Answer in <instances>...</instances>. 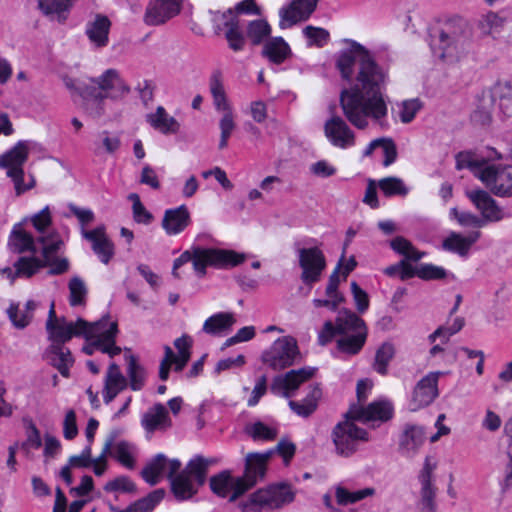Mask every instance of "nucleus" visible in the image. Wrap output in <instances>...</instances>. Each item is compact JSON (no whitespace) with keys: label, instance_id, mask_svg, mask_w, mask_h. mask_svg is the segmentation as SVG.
Listing matches in <instances>:
<instances>
[{"label":"nucleus","instance_id":"obj_36","mask_svg":"<svg viewBox=\"0 0 512 512\" xmlns=\"http://www.w3.org/2000/svg\"><path fill=\"white\" fill-rule=\"evenodd\" d=\"M321 397L322 390L320 386L314 385L302 401L290 400L288 405L298 416L308 418L316 411Z\"/></svg>","mask_w":512,"mask_h":512},{"label":"nucleus","instance_id":"obj_2","mask_svg":"<svg viewBox=\"0 0 512 512\" xmlns=\"http://www.w3.org/2000/svg\"><path fill=\"white\" fill-rule=\"evenodd\" d=\"M273 451L264 453H248L245 457L244 474L234 478L229 470H223L209 479L211 491L221 498L229 496V501L234 502L246 491L263 480L266 474L267 462L272 457Z\"/></svg>","mask_w":512,"mask_h":512},{"label":"nucleus","instance_id":"obj_16","mask_svg":"<svg viewBox=\"0 0 512 512\" xmlns=\"http://www.w3.org/2000/svg\"><path fill=\"white\" fill-rule=\"evenodd\" d=\"M181 468L178 459H168L164 454L155 455L141 471V476L149 485L154 486L166 476L168 479Z\"/></svg>","mask_w":512,"mask_h":512},{"label":"nucleus","instance_id":"obj_32","mask_svg":"<svg viewBox=\"0 0 512 512\" xmlns=\"http://www.w3.org/2000/svg\"><path fill=\"white\" fill-rule=\"evenodd\" d=\"M142 427L149 433L156 430H166L172 426L169 412L161 403H156L150 407L142 416Z\"/></svg>","mask_w":512,"mask_h":512},{"label":"nucleus","instance_id":"obj_64","mask_svg":"<svg viewBox=\"0 0 512 512\" xmlns=\"http://www.w3.org/2000/svg\"><path fill=\"white\" fill-rule=\"evenodd\" d=\"M351 292L359 313H364L369 308L368 294L355 282L351 283Z\"/></svg>","mask_w":512,"mask_h":512},{"label":"nucleus","instance_id":"obj_50","mask_svg":"<svg viewBox=\"0 0 512 512\" xmlns=\"http://www.w3.org/2000/svg\"><path fill=\"white\" fill-rule=\"evenodd\" d=\"M271 34V26L264 19L250 21L247 26V37L253 45L261 44Z\"/></svg>","mask_w":512,"mask_h":512},{"label":"nucleus","instance_id":"obj_61","mask_svg":"<svg viewBox=\"0 0 512 512\" xmlns=\"http://www.w3.org/2000/svg\"><path fill=\"white\" fill-rule=\"evenodd\" d=\"M115 457L125 467L132 469L135 461L132 455V446L126 441H120L115 446Z\"/></svg>","mask_w":512,"mask_h":512},{"label":"nucleus","instance_id":"obj_55","mask_svg":"<svg viewBox=\"0 0 512 512\" xmlns=\"http://www.w3.org/2000/svg\"><path fill=\"white\" fill-rule=\"evenodd\" d=\"M181 256H246L244 253H237L233 250H226L216 247L193 246L190 250H186Z\"/></svg>","mask_w":512,"mask_h":512},{"label":"nucleus","instance_id":"obj_14","mask_svg":"<svg viewBox=\"0 0 512 512\" xmlns=\"http://www.w3.org/2000/svg\"><path fill=\"white\" fill-rule=\"evenodd\" d=\"M421 258H402V260L387 267L384 272L391 277H399L401 280H407L415 276L423 280H437L446 276V270L442 267L432 264H420Z\"/></svg>","mask_w":512,"mask_h":512},{"label":"nucleus","instance_id":"obj_37","mask_svg":"<svg viewBox=\"0 0 512 512\" xmlns=\"http://www.w3.org/2000/svg\"><path fill=\"white\" fill-rule=\"evenodd\" d=\"M164 496V489H156L150 492L146 497L133 502L125 509H120L112 504H109V509L111 512H152L163 500Z\"/></svg>","mask_w":512,"mask_h":512},{"label":"nucleus","instance_id":"obj_25","mask_svg":"<svg viewBox=\"0 0 512 512\" xmlns=\"http://www.w3.org/2000/svg\"><path fill=\"white\" fill-rule=\"evenodd\" d=\"M467 196L480 211V218L485 219V225L488 222H498L504 218L503 210L487 191L473 190L467 192Z\"/></svg>","mask_w":512,"mask_h":512},{"label":"nucleus","instance_id":"obj_17","mask_svg":"<svg viewBox=\"0 0 512 512\" xmlns=\"http://www.w3.org/2000/svg\"><path fill=\"white\" fill-rule=\"evenodd\" d=\"M319 0H292L279 10V27L281 29L307 21L316 10Z\"/></svg>","mask_w":512,"mask_h":512},{"label":"nucleus","instance_id":"obj_52","mask_svg":"<svg viewBox=\"0 0 512 512\" xmlns=\"http://www.w3.org/2000/svg\"><path fill=\"white\" fill-rule=\"evenodd\" d=\"M302 33L307 39L308 47L316 46L322 48L328 43L330 39V33L328 30L312 25L306 26L302 30Z\"/></svg>","mask_w":512,"mask_h":512},{"label":"nucleus","instance_id":"obj_8","mask_svg":"<svg viewBox=\"0 0 512 512\" xmlns=\"http://www.w3.org/2000/svg\"><path fill=\"white\" fill-rule=\"evenodd\" d=\"M467 167L498 197H512V165L469 160Z\"/></svg>","mask_w":512,"mask_h":512},{"label":"nucleus","instance_id":"obj_27","mask_svg":"<svg viewBox=\"0 0 512 512\" xmlns=\"http://www.w3.org/2000/svg\"><path fill=\"white\" fill-rule=\"evenodd\" d=\"M66 237L60 232L51 229L40 235H36V256H58L65 253Z\"/></svg>","mask_w":512,"mask_h":512},{"label":"nucleus","instance_id":"obj_4","mask_svg":"<svg viewBox=\"0 0 512 512\" xmlns=\"http://www.w3.org/2000/svg\"><path fill=\"white\" fill-rule=\"evenodd\" d=\"M472 28L469 23L455 17L439 25L431 35V44L442 59L458 60L472 46Z\"/></svg>","mask_w":512,"mask_h":512},{"label":"nucleus","instance_id":"obj_11","mask_svg":"<svg viewBox=\"0 0 512 512\" xmlns=\"http://www.w3.org/2000/svg\"><path fill=\"white\" fill-rule=\"evenodd\" d=\"M50 266L49 275H60L69 269L67 258H19L14 264V269L5 267L0 269V274L14 282L18 277H31L40 268Z\"/></svg>","mask_w":512,"mask_h":512},{"label":"nucleus","instance_id":"obj_26","mask_svg":"<svg viewBox=\"0 0 512 512\" xmlns=\"http://www.w3.org/2000/svg\"><path fill=\"white\" fill-rule=\"evenodd\" d=\"M7 246L11 253H30L32 256H36V236L25 230L23 222L13 225Z\"/></svg>","mask_w":512,"mask_h":512},{"label":"nucleus","instance_id":"obj_22","mask_svg":"<svg viewBox=\"0 0 512 512\" xmlns=\"http://www.w3.org/2000/svg\"><path fill=\"white\" fill-rule=\"evenodd\" d=\"M314 372L315 368L307 367L291 370L284 376H277L271 384V391L274 394L289 398L291 397V392L298 389L304 381L310 379Z\"/></svg>","mask_w":512,"mask_h":512},{"label":"nucleus","instance_id":"obj_47","mask_svg":"<svg viewBox=\"0 0 512 512\" xmlns=\"http://www.w3.org/2000/svg\"><path fill=\"white\" fill-rule=\"evenodd\" d=\"M494 102L489 92L483 93L479 99L478 106L472 114V119L480 125H488L492 120Z\"/></svg>","mask_w":512,"mask_h":512},{"label":"nucleus","instance_id":"obj_12","mask_svg":"<svg viewBox=\"0 0 512 512\" xmlns=\"http://www.w3.org/2000/svg\"><path fill=\"white\" fill-rule=\"evenodd\" d=\"M346 420L339 422L332 430V440L335 451L339 456L349 457L353 455L361 441H367L366 430L359 428L352 419L346 416Z\"/></svg>","mask_w":512,"mask_h":512},{"label":"nucleus","instance_id":"obj_44","mask_svg":"<svg viewBox=\"0 0 512 512\" xmlns=\"http://www.w3.org/2000/svg\"><path fill=\"white\" fill-rule=\"evenodd\" d=\"M36 307L37 303L29 300L26 302L24 310H19L17 305L12 304L8 308L7 313L13 325L18 329H23L31 322Z\"/></svg>","mask_w":512,"mask_h":512},{"label":"nucleus","instance_id":"obj_13","mask_svg":"<svg viewBox=\"0 0 512 512\" xmlns=\"http://www.w3.org/2000/svg\"><path fill=\"white\" fill-rule=\"evenodd\" d=\"M300 357L296 340L291 336L280 337L262 354V361L275 371L292 366Z\"/></svg>","mask_w":512,"mask_h":512},{"label":"nucleus","instance_id":"obj_38","mask_svg":"<svg viewBox=\"0 0 512 512\" xmlns=\"http://www.w3.org/2000/svg\"><path fill=\"white\" fill-rule=\"evenodd\" d=\"M147 122L163 134H176L180 128L179 122L162 106H158L154 113L147 115Z\"/></svg>","mask_w":512,"mask_h":512},{"label":"nucleus","instance_id":"obj_33","mask_svg":"<svg viewBox=\"0 0 512 512\" xmlns=\"http://www.w3.org/2000/svg\"><path fill=\"white\" fill-rule=\"evenodd\" d=\"M190 223V213L185 205L166 210L162 219V227L168 235L181 233Z\"/></svg>","mask_w":512,"mask_h":512},{"label":"nucleus","instance_id":"obj_3","mask_svg":"<svg viewBox=\"0 0 512 512\" xmlns=\"http://www.w3.org/2000/svg\"><path fill=\"white\" fill-rule=\"evenodd\" d=\"M338 336L337 349L347 355H357L364 347L368 328L356 313L344 309L339 311L335 323L326 321L318 335V342L325 346Z\"/></svg>","mask_w":512,"mask_h":512},{"label":"nucleus","instance_id":"obj_62","mask_svg":"<svg viewBox=\"0 0 512 512\" xmlns=\"http://www.w3.org/2000/svg\"><path fill=\"white\" fill-rule=\"evenodd\" d=\"M104 490L106 492L121 491L124 493H134L136 485L126 476H120L105 484Z\"/></svg>","mask_w":512,"mask_h":512},{"label":"nucleus","instance_id":"obj_23","mask_svg":"<svg viewBox=\"0 0 512 512\" xmlns=\"http://www.w3.org/2000/svg\"><path fill=\"white\" fill-rule=\"evenodd\" d=\"M245 258H176L173 265L172 274L179 277L177 270L185 263L192 261L193 269L199 276L205 275L206 267L216 269H232L241 265Z\"/></svg>","mask_w":512,"mask_h":512},{"label":"nucleus","instance_id":"obj_40","mask_svg":"<svg viewBox=\"0 0 512 512\" xmlns=\"http://www.w3.org/2000/svg\"><path fill=\"white\" fill-rule=\"evenodd\" d=\"M479 236L480 232L478 231L472 232L467 236L453 232L443 240L442 247L447 252L457 253L464 256Z\"/></svg>","mask_w":512,"mask_h":512},{"label":"nucleus","instance_id":"obj_24","mask_svg":"<svg viewBox=\"0 0 512 512\" xmlns=\"http://www.w3.org/2000/svg\"><path fill=\"white\" fill-rule=\"evenodd\" d=\"M436 466V462H431V457L427 456L419 474V481L421 483V512H436V504L434 501L436 488L432 484V475Z\"/></svg>","mask_w":512,"mask_h":512},{"label":"nucleus","instance_id":"obj_45","mask_svg":"<svg viewBox=\"0 0 512 512\" xmlns=\"http://www.w3.org/2000/svg\"><path fill=\"white\" fill-rule=\"evenodd\" d=\"M126 359L128 361L127 376L129 378V386L133 391H139L145 385V369L138 363V359L134 355L126 356Z\"/></svg>","mask_w":512,"mask_h":512},{"label":"nucleus","instance_id":"obj_60","mask_svg":"<svg viewBox=\"0 0 512 512\" xmlns=\"http://www.w3.org/2000/svg\"><path fill=\"white\" fill-rule=\"evenodd\" d=\"M451 214L454 215L460 225L465 227L481 228L485 225V219H481L471 212L458 211L456 208H453Z\"/></svg>","mask_w":512,"mask_h":512},{"label":"nucleus","instance_id":"obj_9","mask_svg":"<svg viewBox=\"0 0 512 512\" xmlns=\"http://www.w3.org/2000/svg\"><path fill=\"white\" fill-rule=\"evenodd\" d=\"M89 334L82 335L91 342L82 348L87 355H92L95 350L108 354L110 357L121 353V348L116 345V336L118 333L117 322H109V316L89 323Z\"/></svg>","mask_w":512,"mask_h":512},{"label":"nucleus","instance_id":"obj_59","mask_svg":"<svg viewBox=\"0 0 512 512\" xmlns=\"http://www.w3.org/2000/svg\"><path fill=\"white\" fill-rule=\"evenodd\" d=\"M391 248L401 256H425V252L417 251L410 241L402 236H397L390 242Z\"/></svg>","mask_w":512,"mask_h":512},{"label":"nucleus","instance_id":"obj_10","mask_svg":"<svg viewBox=\"0 0 512 512\" xmlns=\"http://www.w3.org/2000/svg\"><path fill=\"white\" fill-rule=\"evenodd\" d=\"M89 322L78 318L76 322H69L65 317H57L54 302L51 303L46 330L51 344L64 345L73 337L88 335Z\"/></svg>","mask_w":512,"mask_h":512},{"label":"nucleus","instance_id":"obj_46","mask_svg":"<svg viewBox=\"0 0 512 512\" xmlns=\"http://www.w3.org/2000/svg\"><path fill=\"white\" fill-rule=\"evenodd\" d=\"M21 222L23 224L30 223L35 229L37 235L50 231L52 226V215L49 206H45L42 210L25 217Z\"/></svg>","mask_w":512,"mask_h":512},{"label":"nucleus","instance_id":"obj_7","mask_svg":"<svg viewBox=\"0 0 512 512\" xmlns=\"http://www.w3.org/2000/svg\"><path fill=\"white\" fill-rule=\"evenodd\" d=\"M97 87L87 88L81 92L85 99L89 98L88 105H96L95 111L91 112L95 117L104 113L101 103L106 98L118 99L129 93L130 88L120 77L115 69H107L100 77L92 80Z\"/></svg>","mask_w":512,"mask_h":512},{"label":"nucleus","instance_id":"obj_56","mask_svg":"<svg viewBox=\"0 0 512 512\" xmlns=\"http://www.w3.org/2000/svg\"><path fill=\"white\" fill-rule=\"evenodd\" d=\"M246 432L254 440H274L277 436V429L269 427L261 421L248 425Z\"/></svg>","mask_w":512,"mask_h":512},{"label":"nucleus","instance_id":"obj_49","mask_svg":"<svg viewBox=\"0 0 512 512\" xmlns=\"http://www.w3.org/2000/svg\"><path fill=\"white\" fill-rule=\"evenodd\" d=\"M69 288V304L71 307L85 306L87 300L88 289L84 281L75 276L71 278L68 284Z\"/></svg>","mask_w":512,"mask_h":512},{"label":"nucleus","instance_id":"obj_1","mask_svg":"<svg viewBox=\"0 0 512 512\" xmlns=\"http://www.w3.org/2000/svg\"><path fill=\"white\" fill-rule=\"evenodd\" d=\"M350 47L340 51L336 67L343 79L351 81L355 62L359 61L356 82L340 93V107L346 119L357 129H366L371 118L381 128H387V102L384 95L387 72L360 43L346 40Z\"/></svg>","mask_w":512,"mask_h":512},{"label":"nucleus","instance_id":"obj_35","mask_svg":"<svg viewBox=\"0 0 512 512\" xmlns=\"http://www.w3.org/2000/svg\"><path fill=\"white\" fill-rule=\"evenodd\" d=\"M74 0H38V8L43 15L64 24L69 17Z\"/></svg>","mask_w":512,"mask_h":512},{"label":"nucleus","instance_id":"obj_39","mask_svg":"<svg viewBox=\"0 0 512 512\" xmlns=\"http://www.w3.org/2000/svg\"><path fill=\"white\" fill-rule=\"evenodd\" d=\"M262 54L270 62L281 64L291 56L292 52L290 46L282 37H273L264 44Z\"/></svg>","mask_w":512,"mask_h":512},{"label":"nucleus","instance_id":"obj_5","mask_svg":"<svg viewBox=\"0 0 512 512\" xmlns=\"http://www.w3.org/2000/svg\"><path fill=\"white\" fill-rule=\"evenodd\" d=\"M216 463L214 458L194 456L182 471L169 478L175 499L179 502L191 500L206 483L209 467Z\"/></svg>","mask_w":512,"mask_h":512},{"label":"nucleus","instance_id":"obj_63","mask_svg":"<svg viewBox=\"0 0 512 512\" xmlns=\"http://www.w3.org/2000/svg\"><path fill=\"white\" fill-rule=\"evenodd\" d=\"M503 25V19L496 13H488L479 23L480 29L485 34H493Z\"/></svg>","mask_w":512,"mask_h":512},{"label":"nucleus","instance_id":"obj_30","mask_svg":"<svg viewBox=\"0 0 512 512\" xmlns=\"http://www.w3.org/2000/svg\"><path fill=\"white\" fill-rule=\"evenodd\" d=\"M44 356L48 363L59 371L63 377L70 376V368L74 364V357L69 348L64 345L50 344Z\"/></svg>","mask_w":512,"mask_h":512},{"label":"nucleus","instance_id":"obj_28","mask_svg":"<svg viewBox=\"0 0 512 512\" xmlns=\"http://www.w3.org/2000/svg\"><path fill=\"white\" fill-rule=\"evenodd\" d=\"M425 440L424 429L415 424H405L399 438V451L405 457H413Z\"/></svg>","mask_w":512,"mask_h":512},{"label":"nucleus","instance_id":"obj_19","mask_svg":"<svg viewBox=\"0 0 512 512\" xmlns=\"http://www.w3.org/2000/svg\"><path fill=\"white\" fill-rule=\"evenodd\" d=\"M441 375L443 372H430L416 384L411 399L412 410L426 407L438 397V380Z\"/></svg>","mask_w":512,"mask_h":512},{"label":"nucleus","instance_id":"obj_57","mask_svg":"<svg viewBox=\"0 0 512 512\" xmlns=\"http://www.w3.org/2000/svg\"><path fill=\"white\" fill-rule=\"evenodd\" d=\"M219 128L221 131L219 149L222 150L228 146V139L231 136L232 131L235 129V122L232 111L223 113V116L219 122Z\"/></svg>","mask_w":512,"mask_h":512},{"label":"nucleus","instance_id":"obj_20","mask_svg":"<svg viewBox=\"0 0 512 512\" xmlns=\"http://www.w3.org/2000/svg\"><path fill=\"white\" fill-rule=\"evenodd\" d=\"M345 416L362 422L376 420L385 422L392 418L393 406L386 400L374 401L367 407L352 405Z\"/></svg>","mask_w":512,"mask_h":512},{"label":"nucleus","instance_id":"obj_51","mask_svg":"<svg viewBox=\"0 0 512 512\" xmlns=\"http://www.w3.org/2000/svg\"><path fill=\"white\" fill-rule=\"evenodd\" d=\"M378 187L386 197L406 196L408 188L398 177H386L378 181Z\"/></svg>","mask_w":512,"mask_h":512},{"label":"nucleus","instance_id":"obj_53","mask_svg":"<svg viewBox=\"0 0 512 512\" xmlns=\"http://www.w3.org/2000/svg\"><path fill=\"white\" fill-rule=\"evenodd\" d=\"M101 143L95 142L94 153L100 155L103 151L108 154L116 153L121 147L120 137L112 135L109 131H102L99 134Z\"/></svg>","mask_w":512,"mask_h":512},{"label":"nucleus","instance_id":"obj_42","mask_svg":"<svg viewBox=\"0 0 512 512\" xmlns=\"http://www.w3.org/2000/svg\"><path fill=\"white\" fill-rule=\"evenodd\" d=\"M235 322L232 313L219 312L205 320L202 331L211 336H220L225 331L230 330Z\"/></svg>","mask_w":512,"mask_h":512},{"label":"nucleus","instance_id":"obj_34","mask_svg":"<svg viewBox=\"0 0 512 512\" xmlns=\"http://www.w3.org/2000/svg\"><path fill=\"white\" fill-rule=\"evenodd\" d=\"M128 385L126 377L122 374L116 363H111L105 377L103 400L109 404Z\"/></svg>","mask_w":512,"mask_h":512},{"label":"nucleus","instance_id":"obj_15","mask_svg":"<svg viewBox=\"0 0 512 512\" xmlns=\"http://www.w3.org/2000/svg\"><path fill=\"white\" fill-rule=\"evenodd\" d=\"M27 157L28 147L25 143L19 142L0 159V166L7 169V176L13 180L17 195H21L34 185L33 180L28 185H24L23 183V164L26 162Z\"/></svg>","mask_w":512,"mask_h":512},{"label":"nucleus","instance_id":"obj_58","mask_svg":"<svg viewBox=\"0 0 512 512\" xmlns=\"http://www.w3.org/2000/svg\"><path fill=\"white\" fill-rule=\"evenodd\" d=\"M422 106V102L418 98L403 101L399 112L401 122L410 123L422 109Z\"/></svg>","mask_w":512,"mask_h":512},{"label":"nucleus","instance_id":"obj_43","mask_svg":"<svg viewBox=\"0 0 512 512\" xmlns=\"http://www.w3.org/2000/svg\"><path fill=\"white\" fill-rule=\"evenodd\" d=\"M299 265L302 268V281L311 285L320 279L321 273L326 267V262L325 258H299Z\"/></svg>","mask_w":512,"mask_h":512},{"label":"nucleus","instance_id":"obj_54","mask_svg":"<svg viewBox=\"0 0 512 512\" xmlns=\"http://www.w3.org/2000/svg\"><path fill=\"white\" fill-rule=\"evenodd\" d=\"M357 262L355 258H339V262L329 277L328 284L338 287L340 277L346 280L348 275L356 268Z\"/></svg>","mask_w":512,"mask_h":512},{"label":"nucleus","instance_id":"obj_29","mask_svg":"<svg viewBox=\"0 0 512 512\" xmlns=\"http://www.w3.org/2000/svg\"><path fill=\"white\" fill-rule=\"evenodd\" d=\"M82 238L91 246L92 251L98 256H113L114 245L109 239L104 225L93 229H81Z\"/></svg>","mask_w":512,"mask_h":512},{"label":"nucleus","instance_id":"obj_18","mask_svg":"<svg viewBox=\"0 0 512 512\" xmlns=\"http://www.w3.org/2000/svg\"><path fill=\"white\" fill-rule=\"evenodd\" d=\"M324 134L328 141L335 147L347 149L355 145L356 136L346 121L333 115L324 124Z\"/></svg>","mask_w":512,"mask_h":512},{"label":"nucleus","instance_id":"obj_31","mask_svg":"<svg viewBox=\"0 0 512 512\" xmlns=\"http://www.w3.org/2000/svg\"><path fill=\"white\" fill-rule=\"evenodd\" d=\"M110 28L109 18L103 14H96L93 20L87 22L85 34L94 47L102 48L108 45Z\"/></svg>","mask_w":512,"mask_h":512},{"label":"nucleus","instance_id":"obj_41","mask_svg":"<svg viewBox=\"0 0 512 512\" xmlns=\"http://www.w3.org/2000/svg\"><path fill=\"white\" fill-rule=\"evenodd\" d=\"M493 102L498 101L501 113L512 117V85L508 81L497 82L489 91Z\"/></svg>","mask_w":512,"mask_h":512},{"label":"nucleus","instance_id":"obj_6","mask_svg":"<svg viewBox=\"0 0 512 512\" xmlns=\"http://www.w3.org/2000/svg\"><path fill=\"white\" fill-rule=\"evenodd\" d=\"M295 493L286 483L260 488L238 503L242 512H272L294 501Z\"/></svg>","mask_w":512,"mask_h":512},{"label":"nucleus","instance_id":"obj_48","mask_svg":"<svg viewBox=\"0 0 512 512\" xmlns=\"http://www.w3.org/2000/svg\"><path fill=\"white\" fill-rule=\"evenodd\" d=\"M395 355L394 345L390 342H384L377 349L375 354V359L373 363V368L376 372L381 375L387 374V367L390 361L393 359Z\"/></svg>","mask_w":512,"mask_h":512},{"label":"nucleus","instance_id":"obj_21","mask_svg":"<svg viewBox=\"0 0 512 512\" xmlns=\"http://www.w3.org/2000/svg\"><path fill=\"white\" fill-rule=\"evenodd\" d=\"M181 9V0H152L145 11L144 22L150 26L164 24Z\"/></svg>","mask_w":512,"mask_h":512}]
</instances>
